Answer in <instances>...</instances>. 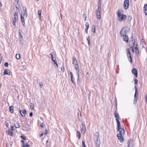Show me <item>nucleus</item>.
Listing matches in <instances>:
<instances>
[{
  "instance_id": "obj_39",
  "label": "nucleus",
  "mask_w": 147,
  "mask_h": 147,
  "mask_svg": "<svg viewBox=\"0 0 147 147\" xmlns=\"http://www.w3.org/2000/svg\"><path fill=\"white\" fill-rule=\"evenodd\" d=\"M24 16H25L26 17L27 16V13L26 11V8L25 10H24Z\"/></svg>"
},
{
  "instance_id": "obj_40",
  "label": "nucleus",
  "mask_w": 147,
  "mask_h": 147,
  "mask_svg": "<svg viewBox=\"0 0 147 147\" xmlns=\"http://www.w3.org/2000/svg\"><path fill=\"white\" fill-rule=\"evenodd\" d=\"M82 147H86L85 142L83 140L82 141Z\"/></svg>"
},
{
  "instance_id": "obj_43",
  "label": "nucleus",
  "mask_w": 147,
  "mask_h": 147,
  "mask_svg": "<svg viewBox=\"0 0 147 147\" xmlns=\"http://www.w3.org/2000/svg\"><path fill=\"white\" fill-rule=\"evenodd\" d=\"M132 17L130 16H129L128 18V19L129 21H130L132 19Z\"/></svg>"
},
{
  "instance_id": "obj_33",
  "label": "nucleus",
  "mask_w": 147,
  "mask_h": 147,
  "mask_svg": "<svg viewBox=\"0 0 147 147\" xmlns=\"http://www.w3.org/2000/svg\"><path fill=\"white\" fill-rule=\"evenodd\" d=\"M41 10H39L38 11V14L39 15V18L40 19H41Z\"/></svg>"
},
{
  "instance_id": "obj_34",
  "label": "nucleus",
  "mask_w": 147,
  "mask_h": 147,
  "mask_svg": "<svg viewBox=\"0 0 147 147\" xmlns=\"http://www.w3.org/2000/svg\"><path fill=\"white\" fill-rule=\"evenodd\" d=\"M20 54H17L16 55V58L18 59H20Z\"/></svg>"
},
{
  "instance_id": "obj_60",
  "label": "nucleus",
  "mask_w": 147,
  "mask_h": 147,
  "mask_svg": "<svg viewBox=\"0 0 147 147\" xmlns=\"http://www.w3.org/2000/svg\"><path fill=\"white\" fill-rule=\"evenodd\" d=\"M50 55H51V56H52V55H53V53H51L50 54Z\"/></svg>"
},
{
  "instance_id": "obj_22",
  "label": "nucleus",
  "mask_w": 147,
  "mask_h": 147,
  "mask_svg": "<svg viewBox=\"0 0 147 147\" xmlns=\"http://www.w3.org/2000/svg\"><path fill=\"white\" fill-rule=\"evenodd\" d=\"M140 45H142V47L143 48L144 47V46L145 45V43L144 42V40L143 39L141 40H140Z\"/></svg>"
},
{
  "instance_id": "obj_50",
  "label": "nucleus",
  "mask_w": 147,
  "mask_h": 147,
  "mask_svg": "<svg viewBox=\"0 0 147 147\" xmlns=\"http://www.w3.org/2000/svg\"><path fill=\"white\" fill-rule=\"evenodd\" d=\"M70 75L71 78L73 77V74L71 72H70Z\"/></svg>"
},
{
  "instance_id": "obj_8",
  "label": "nucleus",
  "mask_w": 147,
  "mask_h": 147,
  "mask_svg": "<svg viewBox=\"0 0 147 147\" xmlns=\"http://www.w3.org/2000/svg\"><path fill=\"white\" fill-rule=\"evenodd\" d=\"M135 93L134 95V104H135L138 98V92H137V90L136 86H135Z\"/></svg>"
},
{
  "instance_id": "obj_24",
  "label": "nucleus",
  "mask_w": 147,
  "mask_h": 147,
  "mask_svg": "<svg viewBox=\"0 0 147 147\" xmlns=\"http://www.w3.org/2000/svg\"><path fill=\"white\" fill-rule=\"evenodd\" d=\"M95 136L96 139H100L99 138V134L98 132H95Z\"/></svg>"
},
{
  "instance_id": "obj_28",
  "label": "nucleus",
  "mask_w": 147,
  "mask_h": 147,
  "mask_svg": "<svg viewBox=\"0 0 147 147\" xmlns=\"http://www.w3.org/2000/svg\"><path fill=\"white\" fill-rule=\"evenodd\" d=\"M77 137H78L79 139H80V132L79 131H77Z\"/></svg>"
},
{
  "instance_id": "obj_55",
  "label": "nucleus",
  "mask_w": 147,
  "mask_h": 147,
  "mask_svg": "<svg viewBox=\"0 0 147 147\" xmlns=\"http://www.w3.org/2000/svg\"><path fill=\"white\" fill-rule=\"evenodd\" d=\"M145 97L146 98V102H147V94H146L145 96Z\"/></svg>"
},
{
  "instance_id": "obj_1",
  "label": "nucleus",
  "mask_w": 147,
  "mask_h": 147,
  "mask_svg": "<svg viewBox=\"0 0 147 147\" xmlns=\"http://www.w3.org/2000/svg\"><path fill=\"white\" fill-rule=\"evenodd\" d=\"M72 64L75 66V69L76 70V72L77 75V82L80 81L79 69L78 62L76 58L74 57L72 59Z\"/></svg>"
},
{
  "instance_id": "obj_58",
  "label": "nucleus",
  "mask_w": 147,
  "mask_h": 147,
  "mask_svg": "<svg viewBox=\"0 0 147 147\" xmlns=\"http://www.w3.org/2000/svg\"><path fill=\"white\" fill-rule=\"evenodd\" d=\"M61 70L63 72L64 71V68L63 67V68H61Z\"/></svg>"
},
{
  "instance_id": "obj_62",
  "label": "nucleus",
  "mask_w": 147,
  "mask_h": 147,
  "mask_svg": "<svg viewBox=\"0 0 147 147\" xmlns=\"http://www.w3.org/2000/svg\"><path fill=\"white\" fill-rule=\"evenodd\" d=\"M2 6V4L1 3V2H0V7H1Z\"/></svg>"
},
{
  "instance_id": "obj_23",
  "label": "nucleus",
  "mask_w": 147,
  "mask_h": 147,
  "mask_svg": "<svg viewBox=\"0 0 147 147\" xmlns=\"http://www.w3.org/2000/svg\"><path fill=\"white\" fill-rule=\"evenodd\" d=\"M114 114L115 115V117L116 118V120H117V119H119V115L118 113L116 111H115Z\"/></svg>"
},
{
  "instance_id": "obj_49",
  "label": "nucleus",
  "mask_w": 147,
  "mask_h": 147,
  "mask_svg": "<svg viewBox=\"0 0 147 147\" xmlns=\"http://www.w3.org/2000/svg\"><path fill=\"white\" fill-rule=\"evenodd\" d=\"M2 57L1 56V54L0 53V63H1L2 59Z\"/></svg>"
},
{
  "instance_id": "obj_18",
  "label": "nucleus",
  "mask_w": 147,
  "mask_h": 147,
  "mask_svg": "<svg viewBox=\"0 0 147 147\" xmlns=\"http://www.w3.org/2000/svg\"><path fill=\"white\" fill-rule=\"evenodd\" d=\"M122 37H123V40L125 41L127 43L128 42L129 39L127 36L125 35L124 36H123Z\"/></svg>"
},
{
  "instance_id": "obj_15",
  "label": "nucleus",
  "mask_w": 147,
  "mask_h": 147,
  "mask_svg": "<svg viewBox=\"0 0 147 147\" xmlns=\"http://www.w3.org/2000/svg\"><path fill=\"white\" fill-rule=\"evenodd\" d=\"M18 12H16L14 14V18H13V19H14V20L16 21H18Z\"/></svg>"
},
{
  "instance_id": "obj_41",
  "label": "nucleus",
  "mask_w": 147,
  "mask_h": 147,
  "mask_svg": "<svg viewBox=\"0 0 147 147\" xmlns=\"http://www.w3.org/2000/svg\"><path fill=\"white\" fill-rule=\"evenodd\" d=\"M71 78V82L72 83L74 84V85H75V83L74 82V79H73V77H72V78Z\"/></svg>"
},
{
  "instance_id": "obj_10",
  "label": "nucleus",
  "mask_w": 147,
  "mask_h": 147,
  "mask_svg": "<svg viewBox=\"0 0 147 147\" xmlns=\"http://www.w3.org/2000/svg\"><path fill=\"white\" fill-rule=\"evenodd\" d=\"M117 124V131H120L121 130V129H123V128H122L120 126V122L119 121V119L116 120Z\"/></svg>"
},
{
  "instance_id": "obj_7",
  "label": "nucleus",
  "mask_w": 147,
  "mask_h": 147,
  "mask_svg": "<svg viewBox=\"0 0 147 147\" xmlns=\"http://www.w3.org/2000/svg\"><path fill=\"white\" fill-rule=\"evenodd\" d=\"M126 52L127 55V57L129 61H130V63H131L132 61V58L130 50L129 49L127 50Z\"/></svg>"
},
{
  "instance_id": "obj_25",
  "label": "nucleus",
  "mask_w": 147,
  "mask_h": 147,
  "mask_svg": "<svg viewBox=\"0 0 147 147\" xmlns=\"http://www.w3.org/2000/svg\"><path fill=\"white\" fill-rule=\"evenodd\" d=\"M96 143L97 147H99L100 144V139H96Z\"/></svg>"
},
{
  "instance_id": "obj_19",
  "label": "nucleus",
  "mask_w": 147,
  "mask_h": 147,
  "mask_svg": "<svg viewBox=\"0 0 147 147\" xmlns=\"http://www.w3.org/2000/svg\"><path fill=\"white\" fill-rule=\"evenodd\" d=\"M86 131V126H83L81 129V131L82 133L83 134H85V132Z\"/></svg>"
},
{
  "instance_id": "obj_36",
  "label": "nucleus",
  "mask_w": 147,
  "mask_h": 147,
  "mask_svg": "<svg viewBox=\"0 0 147 147\" xmlns=\"http://www.w3.org/2000/svg\"><path fill=\"white\" fill-rule=\"evenodd\" d=\"M101 5L98 4V8L97 10H101Z\"/></svg>"
},
{
  "instance_id": "obj_4",
  "label": "nucleus",
  "mask_w": 147,
  "mask_h": 147,
  "mask_svg": "<svg viewBox=\"0 0 147 147\" xmlns=\"http://www.w3.org/2000/svg\"><path fill=\"white\" fill-rule=\"evenodd\" d=\"M129 29V28L128 27H125L123 28L120 32L121 37L126 35V33Z\"/></svg>"
},
{
  "instance_id": "obj_29",
  "label": "nucleus",
  "mask_w": 147,
  "mask_h": 147,
  "mask_svg": "<svg viewBox=\"0 0 147 147\" xmlns=\"http://www.w3.org/2000/svg\"><path fill=\"white\" fill-rule=\"evenodd\" d=\"M13 106H11L9 107V111L11 113H13Z\"/></svg>"
},
{
  "instance_id": "obj_35",
  "label": "nucleus",
  "mask_w": 147,
  "mask_h": 147,
  "mask_svg": "<svg viewBox=\"0 0 147 147\" xmlns=\"http://www.w3.org/2000/svg\"><path fill=\"white\" fill-rule=\"evenodd\" d=\"M34 104L32 103H31L30 104V107L31 109H34Z\"/></svg>"
},
{
  "instance_id": "obj_45",
  "label": "nucleus",
  "mask_w": 147,
  "mask_h": 147,
  "mask_svg": "<svg viewBox=\"0 0 147 147\" xmlns=\"http://www.w3.org/2000/svg\"><path fill=\"white\" fill-rule=\"evenodd\" d=\"M83 18H84V19L85 21H86V14H84L83 15Z\"/></svg>"
},
{
  "instance_id": "obj_54",
  "label": "nucleus",
  "mask_w": 147,
  "mask_h": 147,
  "mask_svg": "<svg viewBox=\"0 0 147 147\" xmlns=\"http://www.w3.org/2000/svg\"><path fill=\"white\" fill-rule=\"evenodd\" d=\"M98 4L101 5V1H98Z\"/></svg>"
},
{
  "instance_id": "obj_26",
  "label": "nucleus",
  "mask_w": 147,
  "mask_h": 147,
  "mask_svg": "<svg viewBox=\"0 0 147 147\" xmlns=\"http://www.w3.org/2000/svg\"><path fill=\"white\" fill-rule=\"evenodd\" d=\"M3 74L4 75H9L10 74V73L9 72H8V71L6 70H5L3 72Z\"/></svg>"
},
{
  "instance_id": "obj_53",
  "label": "nucleus",
  "mask_w": 147,
  "mask_h": 147,
  "mask_svg": "<svg viewBox=\"0 0 147 147\" xmlns=\"http://www.w3.org/2000/svg\"><path fill=\"white\" fill-rule=\"evenodd\" d=\"M82 127L84 126H86L85 125V124L84 122H82Z\"/></svg>"
},
{
  "instance_id": "obj_42",
  "label": "nucleus",
  "mask_w": 147,
  "mask_h": 147,
  "mask_svg": "<svg viewBox=\"0 0 147 147\" xmlns=\"http://www.w3.org/2000/svg\"><path fill=\"white\" fill-rule=\"evenodd\" d=\"M18 21H16L14 20V19H13V26H15V23L16 22Z\"/></svg>"
},
{
  "instance_id": "obj_31",
  "label": "nucleus",
  "mask_w": 147,
  "mask_h": 147,
  "mask_svg": "<svg viewBox=\"0 0 147 147\" xmlns=\"http://www.w3.org/2000/svg\"><path fill=\"white\" fill-rule=\"evenodd\" d=\"M92 30L94 33H95L96 32V27L95 26L93 25L92 26Z\"/></svg>"
},
{
  "instance_id": "obj_56",
  "label": "nucleus",
  "mask_w": 147,
  "mask_h": 147,
  "mask_svg": "<svg viewBox=\"0 0 147 147\" xmlns=\"http://www.w3.org/2000/svg\"><path fill=\"white\" fill-rule=\"evenodd\" d=\"M16 7L17 9H19V7H20V6L19 5L18 6H16Z\"/></svg>"
},
{
  "instance_id": "obj_21",
  "label": "nucleus",
  "mask_w": 147,
  "mask_h": 147,
  "mask_svg": "<svg viewBox=\"0 0 147 147\" xmlns=\"http://www.w3.org/2000/svg\"><path fill=\"white\" fill-rule=\"evenodd\" d=\"M6 133H7V134L8 135H9L10 136H11L12 135H13V132L11 131V130L10 129H9V130H7L6 131Z\"/></svg>"
},
{
  "instance_id": "obj_17",
  "label": "nucleus",
  "mask_w": 147,
  "mask_h": 147,
  "mask_svg": "<svg viewBox=\"0 0 147 147\" xmlns=\"http://www.w3.org/2000/svg\"><path fill=\"white\" fill-rule=\"evenodd\" d=\"M144 11L146 16L147 15V4H145L143 7Z\"/></svg>"
},
{
  "instance_id": "obj_52",
  "label": "nucleus",
  "mask_w": 147,
  "mask_h": 147,
  "mask_svg": "<svg viewBox=\"0 0 147 147\" xmlns=\"http://www.w3.org/2000/svg\"><path fill=\"white\" fill-rule=\"evenodd\" d=\"M44 123H42V124L40 125V126L41 127H43L44 126Z\"/></svg>"
},
{
  "instance_id": "obj_20",
  "label": "nucleus",
  "mask_w": 147,
  "mask_h": 147,
  "mask_svg": "<svg viewBox=\"0 0 147 147\" xmlns=\"http://www.w3.org/2000/svg\"><path fill=\"white\" fill-rule=\"evenodd\" d=\"M78 119L79 121H82V115L81 114L80 111H79V113H78Z\"/></svg>"
},
{
  "instance_id": "obj_27",
  "label": "nucleus",
  "mask_w": 147,
  "mask_h": 147,
  "mask_svg": "<svg viewBox=\"0 0 147 147\" xmlns=\"http://www.w3.org/2000/svg\"><path fill=\"white\" fill-rule=\"evenodd\" d=\"M54 62L55 64V67H58V65L57 63V61L55 59H54L53 60H52Z\"/></svg>"
},
{
  "instance_id": "obj_59",
  "label": "nucleus",
  "mask_w": 147,
  "mask_h": 147,
  "mask_svg": "<svg viewBox=\"0 0 147 147\" xmlns=\"http://www.w3.org/2000/svg\"><path fill=\"white\" fill-rule=\"evenodd\" d=\"M88 29H86V30H85V31H86V33L87 34L88 33Z\"/></svg>"
},
{
  "instance_id": "obj_16",
  "label": "nucleus",
  "mask_w": 147,
  "mask_h": 147,
  "mask_svg": "<svg viewBox=\"0 0 147 147\" xmlns=\"http://www.w3.org/2000/svg\"><path fill=\"white\" fill-rule=\"evenodd\" d=\"M48 134V131L47 129H46L45 131V132H42L40 135V137L43 136L44 135L45 136H46Z\"/></svg>"
},
{
  "instance_id": "obj_44",
  "label": "nucleus",
  "mask_w": 147,
  "mask_h": 147,
  "mask_svg": "<svg viewBox=\"0 0 147 147\" xmlns=\"http://www.w3.org/2000/svg\"><path fill=\"white\" fill-rule=\"evenodd\" d=\"M134 84H138V80L136 79H135L134 80Z\"/></svg>"
},
{
  "instance_id": "obj_13",
  "label": "nucleus",
  "mask_w": 147,
  "mask_h": 147,
  "mask_svg": "<svg viewBox=\"0 0 147 147\" xmlns=\"http://www.w3.org/2000/svg\"><path fill=\"white\" fill-rule=\"evenodd\" d=\"M20 112L22 117H24L25 116V114L26 113V111L25 110H24L22 111L20 110Z\"/></svg>"
},
{
  "instance_id": "obj_30",
  "label": "nucleus",
  "mask_w": 147,
  "mask_h": 147,
  "mask_svg": "<svg viewBox=\"0 0 147 147\" xmlns=\"http://www.w3.org/2000/svg\"><path fill=\"white\" fill-rule=\"evenodd\" d=\"M14 125L16 128H18L20 127L19 124L18 123H15Z\"/></svg>"
},
{
  "instance_id": "obj_57",
  "label": "nucleus",
  "mask_w": 147,
  "mask_h": 147,
  "mask_svg": "<svg viewBox=\"0 0 147 147\" xmlns=\"http://www.w3.org/2000/svg\"><path fill=\"white\" fill-rule=\"evenodd\" d=\"M51 57L52 60L54 59L53 58V55H52V56H51Z\"/></svg>"
},
{
  "instance_id": "obj_5",
  "label": "nucleus",
  "mask_w": 147,
  "mask_h": 147,
  "mask_svg": "<svg viewBox=\"0 0 147 147\" xmlns=\"http://www.w3.org/2000/svg\"><path fill=\"white\" fill-rule=\"evenodd\" d=\"M132 43L133 44V45H131V48L132 49V51L133 53L135 52V53L138 55L139 54V51L138 47V45H136V47H135L134 49L133 47L134 45V42L133 41H132Z\"/></svg>"
},
{
  "instance_id": "obj_48",
  "label": "nucleus",
  "mask_w": 147,
  "mask_h": 147,
  "mask_svg": "<svg viewBox=\"0 0 147 147\" xmlns=\"http://www.w3.org/2000/svg\"><path fill=\"white\" fill-rule=\"evenodd\" d=\"M21 137L22 139H23L24 140H26V137L23 136H21Z\"/></svg>"
},
{
  "instance_id": "obj_32",
  "label": "nucleus",
  "mask_w": 147,
  "mask_h": 147,
  "mask_svg": "<svg viewBox=\"0 0 147 147\" xmlns=\"http://www.w3.org/2000/svg\"><path fill=\"white\" fill-rule=\"evenodd\" d=\"M87 40L88 42V44L89 45H90V38L89 36H88L87 39Z\"/></svg>"
},
{
  "instance_id": "obj_3",
  "label": "nucleus",
  "mask_w": 147,
  "mask_h": 147,
  "mask_svg": "<svg viewBox=\"0 0 147 147\" xmlns=\"http://www.w3.org/2000/svg\"><path fill=\"white\" fill-rule=\"evenodd\" d=\"M118 131L119 132V134H117V136L120 142H123L124 140L122 135L124 134V129H121L120 130Z\"/></svg>"
},
{
  "instance_id": "obj_46",
  "label": "nucleus",
  "mask_w": 147,
  "mask_h": 147,
  "mask_svg": "<svg viewBox=\"0 0 147 147\" xmlns=\"http://www.w3.org/2000/svg\"><path fill=\"white\" fill-rule=\"evenodd\" d=\"M9 65V64L7 62H5V63L4 65L6 67H8Z\"/></svg>"
},
{
  "instance_id": "obj_37",
  "label": "nucleus",
  "mask_w": 147,
  "mask_h": 147,
  "mask_svg": "<svg viewBox=\"0 0 147 147\" xmlns=\"http://www.w3.org/2000/svg\"><path fill=\"white\" fill-rule=\"evenodd\" d=\"M85 25H86V29H88L89 28V24L87 22L85 24Z\"/></svg>"
},
{
  "instance_id": "obj_6",
  "label": "nucleus",
  "mask_w": 147,
  "mask_h": 147,
  "mask_svg": "<svg viewBox=\"0 0 147 147\" xmlns=\"http://www.w3.org/2000/svg\"><path fill=\"white\" fill-rule=\"evenodd\" d=\"M129 0H125L124 4L123 7L125 9H127L129 7Z\"/></svg>"
},
{
  "instance_id": "obj_64",
  "label": "nucleus",
  "mask_w": 147,
  "mask_h": 147,
  "mask_svg": "<svg viewBox=\"0 0 147 147\" xmlns=\"http://www.w3.org/2000/svg\"><path fill=\"white\" fill-rule=\"evenodd\" d=\"M34 0L36 1H38V0Z\"/></svg>"
},
{
  "instance_id": "obj_51",
  "label": "nucleus",
  "mask_w": 147,
  "mask_h": 147,
  "mask_svg": "<svg viewBox=\"0 0 147 147\" xmlns=\"http://www.w3.org/2000/svg\"><path fill=\"white\" fill-rule=\"evenodd\" d=\"M33 115V113L32 112L30 113V114L29 116L30 117H31Z\"/></svg>"
},
{
  "instance_id": "obj_61",
  "label": "nucleus",
  "mask_w": 147,
  "mask_h": 147,
  "mask_svg": "<svg viewBox=\"0 0 147 147\" xmlns=\"http://www.w3.org/2000/svg\"><path fill=\"white\" fill-rule=\"evenodd\" d=\"M40 119L42 120H43V118H42V117H40Z\"/></svg>"
},
{
  "instance_id": "obj_12",
  "label": "nucleus",
  "mask_w": 147,
  "mask_h": 147,
  "mask_svg": "<svg viewBox=\"0 0 147 147\" xmlns=\"http://www.w3.org/2000/svg\"><path fill=\"white\" fill-rule=\"evenodd\" d=\"M132 73L134 74L136 77H138V71L137 69L135 68H133L131 71Z\"/></svg>"
},
{
  "instance_id": "obj_2",
  "label": "nucleus",
  "mask_w": 147,
  "mask_h": 147,
  "mask_svg": "<svg viewBox=\"0 0 147 147\" xmlns=\"http://www.w3.org/2000/svg\"><path fill=\"white\" fill-rule=\"evenodd\" d=\"M117 14L118 17V20L120 22H121L123 20H125L126 18V16L121 13L120 10H117Z\"/></svg>"
},
{
  "instance_id": "obj_38",
  "label": "nucleus",
  "mask_w": 147,
  "mask_h": 147,
  "mask_svg": "<svg viewBox=\"0 0 147 147\" xmlns=\"http://www.w3.org/2000/svg\"><path fill=\"white\" fill-rule=\"evenodd\" d=\"M21 20L22 22H24V19L23 17L22 16V15L21 16Z\"/></svg>"
},
{
  "instance_id": "obj_14",
  "label": "nucleus",
  "mask_w": 147,
  "mask_h": 147,
  "mask_svg": "<svg viewBox=\"0 0 147 147\" xmlns=\"http://www.w3.org/2000/svg\"><path fill=\"white\" fill-rule=\"evenodd\" d=\"M21 142L22 143V147H29V144L28 143H26V144H25L24 143V141L23 140H22Z\"/></svg>"
},
{
  "instance_id": "obj_11",
  "label": "nucleus",
  "mask_w": 147,
  "mask_h": 147,
  "mask_svg": "<svg viewBox=\"0 0 147 147\" xmlns=\"http://www.w3.org/2000/svg\"><path fill=\"white\" fill-rule=\"evenodd\" d=\"M101 10H96V14L97 18L98 19L101 18Z\"/></svg>"
},
{
  "instance_id": "obj_63",
  "label": "nucleus",
  "mask_w": 147,
  "mask_h": 147,
  "mask_svg": "<svg viewBox=\"0 0 147 147\" xmlns=\"http://www.w3.org/2000/svg\"><path fill=\"white\" fill-rule=\"evenodd\" d=\"M61 18L62 19V14H61Z\"/></svg>"
},
{
  "instance_id": "obj_47",
  "label": "nucleus",
  "mask_w": 147,
  "mask_h": 147,
  "mask_svg": "<svg viewBox=\"0 0 147 147\" xmlns=\"http://www.w3.org/2000/svg\"><path fill=\"white\" fill-rule=\"evenodd\" d=\"M39 86L40 88H42L43 86V83L42 82H40L39 84Z\"/></svg>"
},
{
  "instance_id": "obj_9",
  "label": "nucleus",
  "mask_w": 147,
  "mask_h": 147,
  "mask_svg": "<svg viewBox=\"0 0 147 147\" xmlns=\"http://www.w3.org/2000/svg\"><path fill=\"white\" fill-rule=\"evenodd\" d=\"M127 147H133L134 143L133 140L131 139L129 140L127 142Z\"/></svg>"
}]
</instances>
